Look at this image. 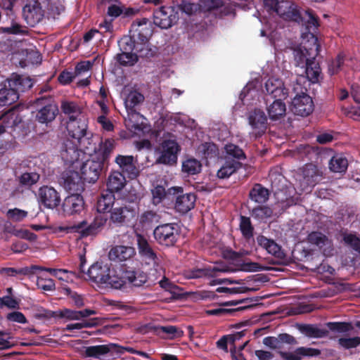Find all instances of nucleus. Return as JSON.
<instances>
[{"instance_id": "obj_1", "label": "nucleus", "mask_w": 360, "mask_h": 360, "mask_svg": "<svg viewBox=\"0 0 360 360\" xmlns=\"http://www.w3.org/2000/svg\"><path fill=\"white\" fill-rule=\"evenodd\" d=\"M89 279L98 284L109 285L115 289H121L127 281L134 287L143 286L148 279V274L139 270H125L122 277L110 275V266L108 264L97 262L87 270Z\"/></svg>"}, {"instance_id": "obj_2", "label": "nucleus", "mask_w": 360, "mask_h": 360, "mask_svg": "<svg viewBox=\"0 0 360 360\" xmlns=\"http://www.w3.org/2000/svg\"><path fill=\"white\" fill-rule=\"evenodd\" d=\"M276 13L283 20L295 22L300 25L302 34L317 32L320 26L319 18L313 10L301 11L296 4L290 1H280Z\"/></svg>"}, {"instance_id": "obj_3", "label": "nucleus", "mask_w": 360, "mask_h": 360, "mask_svg": "<svg viewBox=\"0 0 360 360\" xmlns=\"http://www.w3.org/2000/svg\"><path fill=\"white\" fill-rule=\"evenodd\" d=\"M21 123L22 117L15 108L2 115L0 118V140L5 141L1 144V149L6 150L14 147L15 139L20 134Z\"/></svg>"}, {"instance_id": "obj_4", "label": "nucleus", "mask_w": 360, "mask_h": 360, "mask_svg": "<svg viewBox=\"0 0 360 360\" xmlns=\"http://www.w3.org/2000/svg\"><path fill=\"white\" fill-rule=\"evenodd\" d=\"M317 32H310L302 34V45L293 51L295 65L302 68H306L309 63L316 59L319 55L321 46L316 37Z\"/></svg>"}, {"instance_id": "obj_5", "label": "nucleus", "mask_w": 360, "mask_h": 360, "mask_svg": "<svg viewBox=\"0 0 360 360\" xmlns=\"http://www.w3.org/2000/svg\"><path fill=\"white\" fill-rule=\"evenodd\" d=\"M181 228L176 223H166L156 226L153 236L161 246L173 247L180 238Z\"/></svg>"}, {"instance_id": "obj_6", "label": "nucleus", "mask_w": 360, "mask_h": 360, "mask_svg": "<svg viewBox=\"0 0 360 360\" xmlns=\"http://www.w3.org/2000/svg\"><path fill=\"white\" fill-rule=\"evenodd\" d=\"M125 351L129 352L132 354L138 353L141 356H145L143 352H135L133 348L124 347L115 343H109L108 345H99L94 346H89L86 347L84 355L86 357H93L100 360L103 359L105 355L109 354L113 356L114 354H122Z\"/></svg>"}, {"instance_id": "obj_7", "label": "nucleus", "mask_w": 360, "mask_h": 360, "mask_svg": "<svg viewBox=\"0 0 360 360\" xmlns=\"http://www.w3.org/2000/svg\"><path fill=\"white\" fill-rule=\"evenodd\" d=\"M136 216L135 208L129 205L115 206L109 210L108 224L112 227L129 226Z\"/></svg>"}, {"instance_id": "obj_8", "label": "nucleus", "mask_w": 360, "mask_h": 360, "mask_svg": "<svg viewBox=\"0 0 360 360\" xmlns=\"http://www.w3.org/2000/svg\"><path fill=\"white\" fill-rule=\"evenodd\" d=\"M22 13L27 23L32 27L41 22L49 6V0H26Z\"/></svg>"}, {"instance_id": "obj_9", "label": "nucleus", "mask_w": 360, "mask_h": 360, "mask_svg": "<svg viewBox=\"0 0 360 360\" xmlns=\"http://www.w3.org/2000/svg\"><path fill=\"white\" fill-rule=\"evenodd\" d=\"M153 25L146 18L136 19L132 22L129 32L133 35V39L138 40L142 46L148 52L149 39L153 34Z\"/></svg>"}, {"instance_id": "obj_10", "label": "nucleus", "mask_w": 360, "mask_h": 360, "mask_svg": "<svg viewBox=\"0 0 360 360\" xmlns=\"http://www.w3.org/2000/svg\"><path fill=\"white\" fill-rule=\"evenodd\" d=\"M137 248L141 262L146 266L156 268L160 263L156 251L149 243L146 237L141 234L136 233Z\"/></svg>"}, {"instance_id": "obj_11", "label": "nucleus", "mask_w": 360, "mask_h": 360, "mask_svg": "<svg viewBox=\"0 0 360 360\" xmlns=\"http://www.w3.org/2000/svg\"><path fill=\"white\" fill-rule=\"evenodd\" d=\"M169 193L176 195L174 209L180 214H185L194 208L196 195L193 193H183V188L174 186L169 189Z\"/></svg>"}, {"instance_id": "obj_12", "label": "nucleus", "mask_w": 360, "mask_h": 360, "mask_svg": "<svg viewBox=\"0 0 360 360\" xmlns=\"http://www.w3.org/2000/svg\"><path fill=\"white\" fill-rule=\"evenodd\" d=\"M104 163L94 155L82 162L80 166V174L84 181L94 184L99 179L103 168Z\"/></svg>"}, {"instance_id": "obj_13", "label": "nucleus", "mask_w": 360, "mask_h": 360, "mask_svg": "<svg viewBox=\"0 0 360 360\" xmlns=\"http://www.w3.org/2000/svg\"><path fill=\"white\" fill-rule=\"evenodd\" d=\"M36 103L44 105L36 115V120L39 122L48 124L55 120L58 113V108L51 96H39L36 99Z\"/></svg>"}, {"instance_id": "obj_14", "label": "nucleus", "mask_w": 360, "mask_h": 360, "mask_svg": "<svg viewBox=\"0 0 360 360\" xmlns=\"http://www.w3.org/2000/svg\"><path fill=\"white\" fill-rule=\"evenodd\" d=\"M87 122V118L85 116H80L77 119L72 118L67 122L66 128L69 136L80 146L83 141L89 139L86 137Z\"/></svg>"}, {"instance_id": "obj_15", "label": "nucleus", "mask_w": 360, "mask_h": 360, "mask_svg": "<svg viewBox=\"0 0 360 360\" xmlns=\"http://www.w3.org/2000/svg\"><path fill=\"white\" fill-rule=\"evenodd\" d=\"M200 11L214 13L215 16L222 18L233 12L232 6L226 4L224 0H199Z\"/></svg>"}, {"instance_id": "obj_16", "label": "nucleus", "mask_w": 360, "mask_h": 360, "mask_svg": "<svg viewBox=\"0 0 360 360\" xmlns=\"http://www.w3.org/2000/svg\"><path fill=\"white\" fill-rule=\"evenodd\" d=\"M108 221V217L105 215H97L94 222L86 226V222L83 221L76 225L68 228L70 232L79 233L82 237H87L91 235H94L97 233L99 228L103 226Z\"/></svg>"}, {"instance_id": "obj_17", "label": "nucleus", "mask_w": 360, "mask_h": 360, "mask_svg": "<svg viewBox=\"0 0 360 360\" xmlns=\"http://www.w3.org/2000/svg\"><path fill=\"white\" fill-rule=\"evenodd\" d=\"M180 147L176 141L165 140L162 143V152L156 160V163L166 165H174L177 162V154Z\"/></svg>"}, {"instance_id": "obj_18", "label": "nucleus", "mask_w": 360, "mask_h": 360, "mask_svg": "<svg viewBox=\"0 0 360 360\" xmlns=\"http://www.w3.org/2000/svg\"><path fill=\"white\" fill-rule=\"evenodd\" d=\"M38 200L40 204L49 209H54L60 204V195L53 188L43 186L38 190Z\"/></svg>"}, {"instance_id": "obj_19", "label": "nucleus", "mask_w": 360, "mask_h": 360, "mask_svg": "<svg viewBox=\"0 0 360 360\" xmlns=\"http://www.w3.org/2000/svg\"><path fill=\"white\" fill-rule=\"evenodd\" d=\"M292 105L293 113L302 117L308 116L314 108L312 98L305 93L297 94L292 99Z\"/></svg>"}, {"instance_id": "obj_20", "label": "nucleus", "mask_w": 360, "mask_h": 360, "mask_svg": "<svg viewBox=\"0 0 360 360\" xmlns=\"http://www.w3.org/2000/svg\"><path fill=\"white\" fill-rule=\"evenodd\" d=\"M248 120L256 137H260L265 134L267 129V117L263 110L255 108L249 113Z\"/></svg>"}, {"instance_id": "obj_21", "label": "nucleus", "mask_w": 360, "mask_h": 360, "mask_svg": "<svg viewBox=\"0 0 360 360\" xmlns=\"http://www.w3.org/2000/svg\"><path fill=\"white\" fill-rule=\"evenodd\" d=\"M77 144L76 141L67 140L63 143L60 150V156L65 164L73 168L77 167L75 165L78 162L82 153V151L77 148Z\"/></svg>"}, {"instance_id": "obj_22", "label": "nucleus", "mask_w": 360, "mask_h": 360, "mask_svg": "<svg viewBox=\"0 0 360 360\" xmlns=\"http://www.w3.org/2000/svg\"><path fill=\"white\" fill-rule=\"evenodd\" d=\"M121 172L130 179H134L139 175V169L136 165V160L133 155H117L115 160Z\"/></svg>"}, {"instance_id": "obj_23", "label": "nucleus", "mask_w": 360, "mask_h": 360, "mask_svg": "<svg viewBox=\"0 0 360 360\" xmlns=\"http://www.w3.org/2000/svg\"><path fill=\"white\" fill-rule=\"evenodd\" d=\"M136 249L132 246L118 245L113 246L108 252V258L114 262L131 261L136 256Z\"/></svg>"}, {"instance_id": "obj_24", "label": "nucleus", "mask_w": 360, "mask_h": 360, "mask_svg": "<svg viewBox=\"0 0 360 360\" xmlns=\"http://www.w3.org/2000/svg\"><path fill=\"white\" fill-rule=\"evenodd\" d=\"M264 88L266 94L274 99L287 98L290 94L282 79L274 77L265 82Z\"/></svg>"}, {"instance_id": "obj_25", "label": "nucleus", "mask_w": 360, "mask_h": 360, "mask_svg": "<svg viewBox=\"0 0 360 360\" xmlns=\"http://www.w3.org/2000/svg\"><path fill=\"white\" fill-rule=\"evenodd\" d=\"M172 7L161 6L153 12V22L162 29H167L172 26L176 16L172 15Z\"/></svg>"}, {"instance_id": "obj_26", "label": "nucleus", "mask_w": 360, "mask_h": 360, "mask_svg": "<svg viewBox=\"0 0 360 360\" xmlns=\"http://www.w3.org/2000/svg\"><path fill=\"white\" fill-rule=\"evenodd\" d=\"M84 207V200L81 193H71L62 205L63 211L68 215L80 213Z\"/></svg>"}, {"instance_id": "obj_27", "label": "nucleus", "mask_w": 360, "mask_h": 360, "mask_svg": "<svg viewBox=\"0 0 360 360\" xmlns=\"http://www.w3.org/2000/svg\"><path fill=\"white\" fill-rule=\"evenodd\" d=\"M64 188L71 193H82L84 190V181L78 172L68 171L63 174Z\"/></svg>"}, {"instance_id": "obj_28", "label": "nucleus", "mask_w": 360, "mask_h": 360, "mask_svg": "<svg viewBox=\"0 0 360 360\" xmlns=\"http://www.w3.org/2000/svg\"><path fill=\"white\" fill-rule=\"evenodd\" d=\"M321 354L319 349L311 347H300L293 352H279L282 360H302L304 356H317Z\"/></svg>"}, {"instance_id": "obj_29", "label": "nucleus", "mask_w": 360, "mask_h": 360, "mask_svg": "<svg viewBox=\"0 0 360 360\" xmlns=\"http://www.w3.org/2000/svg\"><path fill=\"white\" fill-rule=\"evenodd\" d=\"M302 173L303 176L300 181V185L303 191L310 192L318 182L319 174L316 167L312 164L307 165L303 168Z\"/></svg>"}, {"instance_id": "obj_30", "label": "nucleus", "mask_w": 360, "mask_h": 360, "mask_svg": "<svg viewBox=\"0 0 360 360\" xmlns=\"http://www.w3.org/2000/svg\"><path fill=\"white\" fill-rule=\"evenodd\" d=\"M118 45L121 51H129L139 53L141 57L148 56V52L139 43L138 40L133 39V35L124 36L118 41Z\"/></svg>"}, {"instance_id": "obj_31", "label": "nucleus", "mask_w": 360, "mask_h": 360, "mask_svg": "<svg viewBox=\"0 0 360 360\" xmlns=\"http://www.w3.org/2000/svg\"><path fill=\"white\" fill-rule=\"evenodd\" d=\"M161 220V215L155 210H146L138 216V225L143 230H150Z\"/></svg>"}, {"instance_id": "obj_32", "label": "nucleus", "mask_w": 360, "mask_h": 360, "mask_svg": "<svg viewBox=\"0 0 360 360\" xmlns=\"http://www.w3.org/2000/svg\"><path fill=\"white\" fill-rule=\"evenodd\" d=\"M257 242L259 246L265 249L268 253L272 255L275 258L286 259V254L284 250L274 240L269 239L263 235H259L257 237Z\"/></svg>"}, {"instance_id": "obj_33", "label": "nucleus", "mask_w": 360, "mask_h": 360, "mask_svg": "<svg viewBox=\"0 0 360 360\" xmlns=\"http://www.w3.org/2000/svg\"><path fill=\"white\" fill-rule=\"evenodd\" d=\"M144 101V96L139 91H131L127 96L124 104L128 113V116L131 118L137 117L139 113L136 110V106L141 103Z\"/></svg>"}, {"instance_id": "obj_34", "label": "nucleus", "mask_w": 360, "mask_h": 360, "mask_svg": "<svg viewBox=\"0 0 360 360\" xmlns=\"http://www.w3.org/2000/svg\"><path fill=\"white\" fill-rule=\"evenodd\" d=\"M126 179L124 174L120 171H112L110 172L107 180V189L112 193L120 191L126 185Z\"/></svg>"}, {"instance_id": "obj_35", "label": "nucleus", "mask_w": 360, "mask_h": 360, "mask_svg": "<svg viewBox=\"0 0 360 360\" xmlns=\"http://www.w3.org/2000/svg\"><path fill=\"white\" fill-rule=\"evenodd\" d=\"M139 330L141 333H146L149 332L159 333L162 332L170 335L172 338L181 337L183 335V331L174 326L156 327L148 324L140 327Z\"/></svg>"}, {"instance_id": "obj_36", "label": "nucleus", "mask_w": 360, "mask_h": 360, "mask_svg": "<svg viewBox=\"0 0 360 360\" xmlns=\"http://www.w3.org/2000/svg\"><path fill=\"white\" fill-rule=\"evenodd\" d=\"M270 196V191L261 184H255L249 192V198L258 204L266 203Z\"/></svg>"}, {"instance_id": "obj_37", "label": "nucleus", "mask_w": 360, "mask_h": 360, "mask_svg": "<svg viewBox=\"0 0 360 360\" xmlns=\"http://www.w3.org/2000/svg\"><path fill=\"white\" fill-rule=\"evenodd\" d=\"M7 82L8 86L13 87V89H16V91L18 94L20 92H25L29 90L33 86L32 79L29 77L23 75H16Z\"/></svg>"}, {"instance_id": "obj_38", "label": "nucleus", "mask_w": 360, "mask_h": 360, "mask_svg": "<svg viewBox=\"0 0 360 360\" xmlns=\"http://www.w3.org/2000/svg\"><path fill=\"white\" fill-rule=\"evenodd\" d=\"M243 164L230 158H225V162L222 167L217 172V176L219 179H226L234 174L242 167Z\"/></svg>"}, {"instance_id": "obj_39", "label": "nucleus", "mask_w": 360, "mask_h": 360, "mask_svg": "<svg viewBox=\"0 0 360 360\" xmlns=\"http://www.w3.org/2000/svg\"><path fill=\"white\" fill-rule=\"evenodd\" d=\"M115 193L109 191H103L98 198L96 202V210L99 213H105L113 208L115 203Z\"/></svg>"}, {"instance_id": "obj_40", "label": "nucleus", "mask_w": 360, "mask_h": 360, "mask_svg": "<svg viewBox=\"0 0 360 360\" xmlns=\"http://www.w3.org/2000/svg\"><path fill=\"white\" fill-rule=\"evenodd\" d=\"M285 98L275 99L267 108L269 119L273 121L278 120L285 115L286 106L283 100Z\"/></svg>"}, {"instance_id": "obj_41", "label": "nucleus", "mask_w": 360, "mask_h": 360, "mask_svg": "<svg viewBox=\"0 0 360 360\" xmlns=\"http://www.w3.org/2000/svg\"><path fill=\"white\" fill-rule=\"evenodd\" d=\"M115 148V141L113 139H106L99 144L98 151L94 155L105 164Z\"/></svg>"}, {"instance_id": "obj_42", "label": "nucleus", "mask_w": 360, "mask_h": 360, "mask_svg": "<svg viewBox=\"0 0 360 360\" xmlns=\"http://www.w3.org/2000/svg\"><path fill=\"white\" fill-rule=\"evenodd\" d=\"M299 330L309 338H321L328 336L329 332L327 329L320 328L314 324L298 325Z\"/></svg>"}, {"instance_id": "obj_43", "label": "nucleus", "mask_w": 360, "mask_h": 360, "mask_svg": "<svg viewBox=\"0 0 360 360\" xmlns=\"http://www.w3.org/2000/svg\"><path fill=\"white\" fill-rule=\"evenodd\" d=\"M39 268V266L32 265L22 268L3 267L0 269V274L5 277L25 276L33 274L34 269Z\"/></svg>"}, {"instance_id": "obj_44", "label": "nucleus", "mask_w": 360, "mask_h": 360, "mask_svg": "<svg viewBox=\"0 0 360 360\" xmlns=\"http://www.w3.org/2000/svg\"><path fill=\"white\" fill-rule=\"evenodd\" d=\"M19 98L16 89L8 85L0 89V106L10 105L15 103Z\"/></svg>"}, {"instance_id": "obj_45", "label": "nucleus", "mask_w": 360, "mask_h": 360, "mask_svg": "<svg viewBox=\"0 0 360 360\" xmlns=\"http://www.w3.org/2000/svg\"><path fill=\"white\" fill-rule=\"evenodd\" d=\"M60 108L63 112L68 115V120L72 118L77 119L78 117L85 116L82 114L80 107L73 101H62Z\"/></svg>"}, {"instance_id": "obj_46", "label": "nucleus", "mask_w": 360, "mask_h": 360, "mask_svg": "<svg viewBox=\"0 0 360 360\" xmlns=\"http://www.w3.org/2000/svg\"><path fill=\"white\" fill-rule=\"evenodd\" d=\"M305 73L309 81L313 84L318 83L321 78V70L319 63L313 60L305 68Z\"/></svg>"}, {"instance_id": "obj_47", "label": "nucleus", "mask_w": 360, "mask_h": 360, "mask_svg": "<svg viewBox=\"0 0 360 360\" xmlns=\"http://www.w3.org/2000/svg\"><path fill=\"white\" fill-rule=\"evenodd\" d=\"M198 151L202 158L206 160L215 158L219 155L217 146L211 142H205L200 144L198 148Z\"/></svg>"}, {"instance_id": "obj_48", "label": "nucleus", "mask_w": 360, "mask_h": 360, "mask_svg": "<svg viewBox=\"0 0 360 360\" xmlns=\"http://www.w3.org/2000/svg\"><path fill=\"white\" fill-rule=\"evenodd\" d=\"M138 53H139L129 51H121L120 53L116 55L115 59L122 66H133L139 60Z\"/></svg>"}, {"instance_id": "obj_49", "label": "nucleus", "mask_w": 360, "mask_h": 360, "mask_svg": "<svg viewBox=\"0 0 360 360\" xmlns=\"http://www.w3.org/2000/svg\"><path fill=\"white\" fill-rule=\"evenodd\" d=\"M348 166V161L342 155H334L329 162V168L333 172H344Z\"/></svg>"}, {"instance_id": "obj_50", "label": "nucleus", "mask_w": 360, "mask_h": 360, "mask_svg": "<svg viewBox=\"0 0 360 360\" xmlns=\"http://www.w3.org/2000/svg\"><path fill=\"white\" fill-rule=\"evenodd\" d=\"M202 169L200 162L193 158H188L182 163V172L188 175H194L200 173Z\"/></svg>"}, {"instance_id": "obj_51", "label": "nucleus", "mask_w": 360, "mask_h": 360, "mask_svg": "<svg viewBox=\"0 0 360 360\" xmlns=\"http://www.w3.org/2000/svg\"><path fill=\"white\" fill-rule=\"evenodd\" d=\"M358 320H356L354 323L352 322H328L326 323V326L328 328L333 331L339 333H345L352 331L354 329V326L357 328L354 323Z\"/></svg>"}, {"instance_id": "obj_52", "label": "nucleus", "mask_w": 360, "mask_h": 360, "mask_svg": "<svg viewBox=\"0 0 360 360\" xmlns=\"http://www.w3.org/2000/svg\"><path fill=\"white\" fill-rule=\"evenodd\" d=\"M250 215L257 220L262 221L273 215V210L267 205H261L255 207L250 211Z\"/></svg>"}, {"instance_id": "obj_53", "label": "nucleus", "mask_w": 360, "mask_h": 360, "mask_svg": "<svg viewBox=\"0 0 360 360\" xmlns=\"http://www.w3.org/2000/svg\"><path fill=\"white\" fill-rule=\"evenodd\" d=\"M225 151L226 153V158L239 161L246 158L244 151L238 146L233 143H229L225 146Z\"/></svg>"}, {"instance_id": "obj_54", "label": "nucleus", "mask_w": 360, "mask_h": 360, "mask_svg": "<svg viewBox=\"0 0 360 360\" xmlns=\"http://www.w3.org/2000/svg\"><path fill=\"white\" fill-rule=\"evenodd\" d=\"M1 33L13 35H27L28 30L26 27L22 26L21 25L14 22H11L10 27H0Z\"/></svg>"}, {"instance_id": "obj_55", "label": "nucleus", "mask_w": 360, "mask_h": 360, "mask_svg": "<svg viewBox=\"0 0 360 360\" xmlns=\"http://www.w3.org/2000/svg\"><path fill=\"white\" fill-rule=\"evenodd\" d=\"M40 179V175L35 172H24L19 177V183L21 186L30 187L37 184Z\"/></svg>"}, {"instance_id": "obj_56", "label": "nucleus", "mask_w": 360, "mask_h": 360, "mask_svg": "<svg viewBox=\"0 0 360 360\" xmlns=\"http://www.w3.org/2000/svg\"><path fill=\"white\" fill-rule=\"evenodd\" d=\"M240 230L243 237L246 239H250L253 236L254 227L252 225L250 217L240 216Z\"/></svg>"}, {"instance_id": "obj_57", "label": "nucleus", "mask_w": 360, "mask_h": 360, "mask_svg": "<svg viewBox=\"0 0 360 360\" xmlns=\"http://www.w3.org/2000/svg\"><path fill=\"white\" fill-rule=\"evenodd\" d=\"M228 269L226 268H219L217 266H213L210 268H205L202 269H197L193 273V278H200L202 276L209 277H217V273L219 272H226Z\"/></svg>"}, {"instance_id": "obj_58", "label": "nucleus", "mask_w": 360, "mask_h": 360, "mask_svg": "<svg viewBox=\"0 0 360 360\" xmlns=\"http://www.w3.org/2000/svg\"><path fill=\"white\" fill-rule=\"evenodd\" d=\"M177 8L182 13H184L188 15H192L198 11H200L199 3L194 4L191 2L189 0H181L177 5Z\"/></svg>"}, {"instance_id": "obj_59", "label": "nucleus", "mask_w": 360, "mask_h": 360, "mask_svg": "<svg viewBox=\"0 0 360 360\" xmlns=\"http://www.w3.org/2000/svg\"><path fill=\"white\" fill-rule=\"evenodd\" d=\"M64 6L60 4L50 3L49 1V6L46 9V14L47 15L48 18H51L56 19L64 11Z\"/></svg>"}, {"instance_id": "obj_60", "label": "nucleus", "mask_w": 360, "mask_h": 360, "mask_svg": "<svg viewBox=\"0 0 360 360\" xmlns=\"http://www.w3.org/2000/svg\"><path fill=\"white\" fill-rule=\"evenodd\" d=\"M37 285L39 288L45 291H51L56 288L54 281L44 276L37 277Z\"/></svg>"}, {"instance_id": "obj_61", "label": "nucleus", "mask_w": 360, "mask_h": 360, "mask_svg": "<svg viewBox=\"0 0 360 360\" xmlns=\"http://www.w3.org/2000/svg\"><path fill=\"white\" fill-rule=\"evenodd\" d=\"M307 239L311 244H314L319 247L324 245L326 241L328 240V238L326 235L318 231H313L309 233Z\"/></svg>"}, {"instance_id": "obj_62", "label": "nucleus", "mask_w": 360, "mask_h": 360, "mask_svg": "<svg viewBox=\"0 0 360 360\" xmlns=\"http://www.w3.org/2000/svg\"><path fill=\"white\" fill-rule=\"evenodd\" d=\"M338 344L346 349L355 348L360 345V337L340 338Z\"/></svg>"}, {"instance_id": "obj_63", "label": "nucleus", "mask_w": 360, "mask_h": 360, "mask_svg": "<svg viewBox=\"0 0 360 360\" xmlns=\"http://www.w3.org/2000/svg\"><path fill=\"white\" fill-rule=\"evenodd\" d=\"M343 240L354 251L360 253V239L352 233L345 234Z\"/></svg>"}, {"instance_id": "obj_64", "label": "nucleus", "mask_w": 360, "mask_h": 360, "mask_svg": "<svg viewBox=\"0 0 360 360\" xmlns=\"http://www.w3.org/2000/svg\"><path fill=\"white\" fill-rule=\"evenodd\" d=\"M344 56L338 54L337 57L333 60L328 65V72L330 75L337 74L344 64Z\"/></svg>"}]
</instances>
